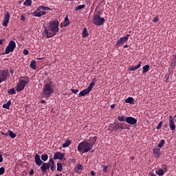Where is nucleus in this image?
Here are the masks:
<instances>
[{
	"label": "nucleus",
	"mask_w": 176,
	"mask_h": 176,
	"mask_svg": "<svg viewBox=\"0 0 176 176\" xmlns=\"http://www.w3.org/2000/svg\"><path fill=\"white\" fill-rule=\"evenodd\" d=\"M38 60H42V58H38Z\"/></svg>",
	"instance_id": "61"
},
{
	"label": "nucleus",
	"mask_w": 176,
	"mask_h": 176,
	"mask_svg": "<svg viewBox=\"0 0 176 176\" xmlns=\"http://www.w3.org/2000/svg\"><path fill=\"white\" fill-rule=\"evenodd\" d=\"M92 23H94L95 25H103L104 23H105V19L101 18L100 13L94 14Z\"/></svg>",
	"instance_id": "7"
},
{
	"label": "nucleus",
	"mask_w": 176,
	"mask_h": 176,
	"mask_svg": "<svg viewBox=\"0 0 176 176\" xmlns=\"http://www.w3.org/2000/svg\"><path fill=\"white\" fill-rule=\"evenodd\" d=\"M50 10V8L44 6H40L38 8L32 13L34 17H42L46 14V11Z\"/></svg>",
	"instance_id": "6"
},
{
	"label": "nucleus",
	"mask_w": 176,
	"mask_h": 176,
	"mask_svg": "<svg viewBox=\"0 0 176 176\" xmlns=\"http://www.w3.org/2000/svg\"><path fill=\"white\" fill-rule=\"evenodd\" d=\"M50 168L51 171L54 173V171H56V165L54 164V165L50 166Z\"/></svg>",
	"instance_id": "40"
},
{
	"label": "nucleus",
	"mask_w": 176,
	"mask_h": 176,
	"mask_svg": "<svg viewBox=\"0 0 176 176\" xmlns=\"http://www.w3.org/2000/svg\"><path fill=\"white\" fill-rule=\"evenodd\" d=\"M150 175H151V176H156V175H155V174L153 173V172H150Z\"/></svg>",
	"instance_id": "55"
},
{
	"label": "nucleus",
	"mask_w": 176,
	"mask_h": 176,
	"mask_svg": "<svg viewBox=\"0 0 176 176\" xmlns=\"http://www.w3.org/2000/svg\"><path fill=\"white\" fill-rule=\"evenodd\" d=\"M169 126L170 130L172 131H174L175 130V124L174 123V118L172 117V116H169Z\"/></svg>",
	"instance_id": "15"
},
{
	"label": "nucleus",
	"mask_w": 176,
	"mask_h": 176,
	"mask_svg": "<svg viewBox=\"0 0 176 176\" xmlns=\"http://www.w3.org/2000/svg\"><path fill=\"white\" fill-rule=\"evenodd\" d=\"M9 78H10V73L8 69L0 70V83L5 82Z\"/></svg>",
	"instance_id": "9"
},
{
	"label": "nucleus",
	"mask_w": 176,
	"mask_h": 176,
	"mask_svg": "<svg viewBox=\"0 0 176 176\" xmlns=\"http://www.w3.org/2000/svg\"><path fill=\"white\" fill-rule=\"evenodd\" d=\"M127 41H128L127 38L121 37L120 39L117 41L116 46H118V47L123 46V45H124V43H126Z\"/></svg>",
	"instance_id": "13"
},
{
	"label": "nucleus",
	"mask_w": 176,
	"mask_h": 176,
	"mask_svg": "<svg viewBox=\"0 0 176 176\" xmlns=\"http://www.w3.org/2000/svg\"><path fill=\"white\" fill-rule=\"evenodd\" d=\"M21 21H25V16L22 14L21 16Z\"/></svg>",
	"instance_id": "46"
},
{
	"label": "nucleus",
	"mask_w": 176,
	"mask_h": 176,
	"mask_svg": "<svg viewBox=\"0 0 176 176\" xmlns=\"http://www.w3.org/2000/svg\"><path fill=\"white\" fill-rule=\"evenodd\" d=\"M83 168V166H82V164H78L76 167L75 168L76 173H80V170Z\"/></svg>",
	"instance_id": "26"
},
{
	"label": "nucleus",
	"mask_w": 176,
	"mask_h": 176,
	"mask_svg": "<svg viewBox=\"0 0 176 176\" xmlns=\"http://www.w3.org/2000/svg\"><path fill=\"white\" fill-rule=\"evenodd\" d=\"M58 175H60V176H63V174H62V173H60V174H58Z\"/></svg>",
	"instance_id": "60"
},
{
	"label": "nucleus",
	"mask_w": 176,
	"mask_h": 176,
	"mask_svg": "<svg viewBox=\"0 0 176 176\" xmlns=\"http://www.w3.org/2000/svg\"><path fill=\"white\" fill-rule=\"evenodd\" d=\"M141 64H142V62H140L139 64L137 66H131L128 68L129 71H137V69L141 68Z\"/></svg>",
	"instance_id": "19"
},
{
	"label": "nucleus",
	"mask_w": 176,
	"mask_h": 176,
	"mask_svg": "<svg viewBox=\"0 0 176 176\" xmlns=\"http://www.w3.org/2000/svg\"><path fill=\"white\" fill-rule=\"evenodd\" d=\"M57 166V171H63V164L58 162L56 164Z\"/></svg>",
	"instance_id": "30"
},
{
	"label": "nucleus",
	"mask_w": 176,
	"mask_h": 176,
	"mask_svg": "<svg viewBox=\"0 0 176 176\" xmlns=\"http://www.w3.org/2000/svg\"><path fill=\"white\" fill-rule=\"evenodd\" d=\"M60 27L63 28V27H64V23H61Z\"/></svg>",
	"instance_id": "58"
},
{
	"label": "nucleus",
	"mask_w": 176,
	"mask_h": 176,
	"mask_svg": "<svg viewBox=\"0 0 176 176\" xmlns=\"http://www.w3.org/2000/svg\"><path fill=\"white\" fill-rule=\"evenodd\" d=\"M77 149L80 153H87V152H89L93 148L89 144V142L82 141L78 144Z\"/></svg>",
	"instance_id": "5"
},
{
	"label": "nucleus",
	"mask_w": 176,
	"mask_h": 176,
	"mask_svg": "<svg viewBox=\"0 0 176 176\" xmlns=\"http://www.w3.org/2000/svg\"><path fill=\"white\" fill-rule=\"evenodd\" d=\"M59 25L60 22H58V20L56 19L49 22L48 28L44 27V34L47 39H49V38H53V36L57 35V33H58L59 31Z\"/></svg>",
	"instance_id": "1"
},
{
	"label": "nucleus",
	"mask_w": 176,
	"mask_h": 176,
	"mask_svg": "<svg viewBox=\"0 0 176 176\" xmlns=\"http://www.w3.org/2000/svg\"><path fill=\"white\" fill-rule=\"evenodd\" d=\"M27 83H28V81L19 79V82H17L16 86L15 87V89H16L17 93H20L21 91H23V90H24L25 86H27Z\"/></svg>",
	"instance_id": "10"
},
{
	"label": "nucleus",
	"mask_w": 176,
	"mask_h": 176,
	"mask_svg": "<svg viewBox=\"0 0 176 176\" xmlns=\"http://www.w3.org/2000/svg\"><path fill=\"white\" fill-rule=\"evenodd\" d=\"M174 118H176V114L175 115Z\"/></svg>",
	"instance_id": "64"
},
{
	"label": "nucleus",
	"mask_w": 176,
	"mask_h": 176,
	"mask_svg": "<svg viewBox=\"0 0 176 176\" xmlns=\"http://www.w3.org/2000/svg\"><path fill=\"white\" fill-rule=\"evenodd\" d=\"M4 173H5V168H3V166H1L0 168V175H3Z\"/></svg>",
	"instance_id": "38"
},
{
	"label": "nucleus",
	"mask_w": 176,
	"mask_h": 176,
	"mask_svg": "<svg viewBox=\"0 0 176 176\" xmlns=\"http://www.w3.org/2000/svg\"><path fill=\"white\" fill-rule=\"evenodd\" d=\"M109 130L111 133H120L122 130H129V125L124 124L123 122H114L113 124H111L109 126Z\"/></svg>",
	"instance_id": "4"
},
{
	"label": "nucleus",
	"mask_w": 176,
	"mask_h": 176,
	"mask_svg": "<svg viewBox=\"0 0 176 176\" xmlns=\"http://www.w3.org/2000/svg\"><path fill=\"white\" fill-rule=\"evenodd\" d=\"M30 175H34V168H31L29 172Z\"/></svg>",
	"instance_id": "47"
},
{
	"label": "nucleus",
	"mask_w": 176,
	"mask_h": 176,
	"mask_svg": "<svg viewBox=\"0 0 176 176\" xmlns=\"http://www.w3.org/2000/svg\"><path fill=\"white\" fill-rule=\"evenodd\" d=\"M85 8H86V6L85 4L79 5L75 8V10H76V11L80 10L82 9H85Z\"/></svg>",
	"instance_id": "32"
},
{
	"label": "nucleus",
	"mask_w": 176,
	"mask_h": 176,
	"mask_svg": "<svg viewBox=\"0 0 176 176\" xmlns=\"http://www.w3.org/2000/svg\"><path fill=\"white\" fill-rule=\"evenodd\" d=\"M153 152L154 157H157L158 159V157H160V148H154L153 149Z\"/></svg>",
	"instance_id": "18"
},
{
	"label": "nucleus",
	"mask_w": 176,
	"mask_h": 176,
	"mask_svg": "<svg viewBox=\"0 0 176 176\" xmlns=\"http://www.w3.org/2000/svg\"><path fill=\"white\" fill-rule=\"evenodd\" d=\"M108 166H104L103 167V173H107V171H108Z\"/></svg>",
	"instance_id": "43"
},
{
	"label": "nucleus",
	"mask_w": 176,
	"mask_h": 176,
	"mask_svg": "<svg viewBox=\"0 0 176 176\" xmlns=\"http://www.w3.org/2000/svg\"><path fill=\"white\" fill-rule=\"evenodd\" d=\"M89 93L90 91L87 88L79 93L78 97H85V96H87V94H89Z\"/></svg>",
	"instance_id": "16"
},
{
	"label": "nucleus",
	"mask_w": 176,
	"mask_h": 176,
	"mask_svg": "<svg viewBox=\"0 0 176 176\" xmlns=\"http://www.w3.org/2000/svg\"><path fill=\"white\" fill-rule=\"evenodd\" d=\"M48 163L50 164V166L54 165V160H53V158H50Z\"/></svg>",
	"instance_id": "39"
},
{
	"label": "nucleus",
	"mask_w": 176,
	"mask_h": 176,
	"mask_svg": "<svg viewBox=\"0 0 176 176\" xmlns=\"http://www.w3.org/2000/svg\"><path fill=\"white\" fill-rule=\"evenodd\" d=\"M93 152H94V150L91 151V153H93Z\"/></svg>",
	"instance_id": "63"
},
{
	"label": "nucleus",
	"mask_w": 176,
	"mask_h": 176,
	"mask_svg": "<svg viewBox=\"0 0 176 176\" xmlns=\"http://www.w3.org/2000/svg\"><path fill=\"white\" fill-rule=\"evenodd\" d=\"M40 102H41V104H45V103L46 102V100H42Z\"/></svg>",
	"instance_id": "56"
},
{
	"label": "nucleus",
	"mask_w": 176,
	"mask_h": 176,
	"mask_svg": "<svg viewBox=\"0 0 176 176\" xmlns=\"http://www.w3.org/2000/svg\"><path fill=\"white\" fill-rule=\"evenodd\" d=\"M2 135H5L6 137H8L9 135V133H4L3 132H1Z\"/></svg>",
	"instance_id": "50"
},
{
	"label": "nucleus",
	"mask_w": 176,
	"mask_h": 176,
	"mask_svg": "<svg viewBox=\"0 0 176 176\" xmlns=\"http://www.w3.org/2000/svg\"><path fill=\"white\" fill-rule=\"evenodd\" d=\"M55 176H60V175H58V174H56Z\"/></svg>",
	"instance_id": "62"
},
{
	"label": "nucleus",
	"mask_w": 176,
	"mask_h": 176,
	"mask_svg": "<svg viewBox=\"0 0 176 176\" xmlns=\"http://www.w3.org/2000/svg\"><path fill=\"white\" fill-rule=\"evenodd\" d=\"M159 19H157V17H154L153 18V21L154 22V23H157V21H158Z\"/></svg>",
	"instance_id": "48"
},
{
	"label": "nucleus",
	"mask_w": 176,
	"mask_h": 176,
	"mask_svg": "<svg viewBox=\"0 0 176 176\" xmlns=\"http://www.w3.org/2000/svg\"><path fill=\"white\" fill-rule=\"evenodd\" d=\"M91 175H92L93 176L96 175V173H94V170L91 171Z\"/></svg>",
	"instance_id": "54"
},
{
	"label": "nucleus",
	"mask_w": 176,
	"mask_h": 176,
	"mask_svg": "<svg viewBox=\"0 0 176 176\" xmlns=\"http://www.w3.org/2000/svg\"><path fill=\"white\" fill-rule=\"evenodd\" d=\"M30 67L32 68V69H36V61L32 60L30 62Z\"/></svg>",
	"instance_id": "23"
},
{
	"label": "nucleus",
	"mask_w": 176,
	"mask_h": 176,
	"mask_svg": "<svg viewBox=\"0 0 176 176\" xmlns=\"http://www.w3.org/2000/svg\"><path fill=\"white\" fill-rule=\"evenodd\" d=\"M54 160H65V154L56 151L54 153Z\"/></svg>",
	"instance_id": "11"
},
{
	"label": "nucleus",
	"mask_w": 176,
	"mask_h": 176,
	"mask_svg": "<svg viewBox=\"0 0 176 176\" xmlns=\"http://www.w3.org/2000/svg\"><path fill=\"white\" fill-rule=\"evenodd\" d=\"M3 162V157H2V155H0V163H2Z\"/></svg>",
	"instance_id": "52"
},
{
	"label": "nucleus",
	"mask_w": 176,
	"mask_h": 176,
	"mask_svg": "<svg viewBox=\"0 0 176 176\" xmlns=\"http://www.w3.org/2000/svg\"><path fill=\"white\" fill-rule=\"evenodd\" d=\"M82 35V38H87V36L89 35V32L87 31V28H85L83 29Z\"/></svg>",
	"instance_id": "25"
},
{
	"label": "nucleus",
	"mask_w": 176,
	"mask_h": 176,
	"mask_svg": "<svg viewBox=\"0 0 176 176\" xmlns=\"http://www.w3.org/2000/svg\"><path fill=\"white\" fill-rule=\"evenodd\" d=\"M126 116H120L118 117V120H119V122H126Z\"/></svg>",
	"instance_id": "33"
},
{
	"label": "nucleus",
	"mask_w": 176,
	"mask_h": 176,
	"mask_svg": "<svg viewBox=\"0 0 176 176\" xmlns=\"http://www.w3.org/2000/svg\"><path fill=\"white\" fill-rule=\"evenodd\" d=\"M10 20V14H9V12H7L4 15L3 24H2L3 27H8V24H9Z\"/></svg>",
	"instance_id": "12"
},
{
	"label": "nucleus",
	"mask_w": 176,
	"mask_h": 176,
	"mask_svg": "<svg viewBox=\"0 0 176 176\" xmlns=\"http://www.w3.org/2000/svg\"><path fill=\"white\" fill-rule=\"evenodd\" d=\"M97 142V136H94L89 138V144L91 145V146L93 148L94 145Z\"/></svg>",
	"instance_id": "20"
},
{
	"label": "nucleus",
	"mask_w": 176,
	"mask_h": 176,
	"mask_svg": "<svg viewBox=\"0 0 176 176\" xmlns=\"http://www.w3.org/2000/svg\"><path fill=\"white\" fill-rule=\"evenodd\" d=\"M164 144H166V141L164 139L161 140V141L158 144V148H163Z\"/></svg>",
	"instance_id": "36"
},
{
	"label": "nucleus",
	"mask_w": 176,
	"mask_h": 176,
	"mask_svg": "<svg viewBox=\"0 0 176 176\" xmlns=\"http://www.w3.org/2000/svg\"><path fill=\"white\" fill-rule=\"evenodd\" d=\"M23 5L25 6H31L32 5V0H26L24 3Z\"/></svg>",
	"instance_id": "31"
},
{
	"label": "nucleus",
	"mask_w": 176,
	"mask_h": 176,
	"mask_svg": "<svg viewBox=\"0 0 176 176\" xmlns=\"http://www.w3.org/2000/svg\"><path fill=\"white\" fill-rule=\"evenodd\" d=\"M110 107H111V109H113V108H115V107H116V104H113Z\"/></svg>",
	"instance_id": "53"
},
{
	"label": "nucleus",
	"mask_w": 176,
	"mask_h": 176,
	"mask_svg": "<svg viewBox=\"0 0 176 176\" xmlns=\"http://www.w3.org/2000/svg\"><path fill=\"white\" fill-rule=\"evenodd\" d=\"M8 135H10L11 138H16V133H14L13 131H12L11 130H8Z\"/></svg>",
	"instance_id": "29"
},
{
	"label": "nucleus",
	"mask_w": 176,
	"mask_h": 176,
	"mask_svg": "<svg viewBox=\"0 0 176 176\" xmlns=\"http://www.w3.org/2000/svg\"><path fill=\"white\" fill-rule=\"evenodd\" d=\"M23 53L25 56H28V53L30 52H28V50H24Z\"/></svg>",
	"instance_id": "44"
},
{
	"label": "nucleus",
	"mask_w": 176,
	"mask_h": 176,
	"mask_svg": "<svg viewBox=\"0 0 176 176\" xmlns=\"http://www.w3.org/2000/svg\"><path fill=\"white\" fill-rule=\"evenodd\" d=\"M54 94V87L53 86V82L50 81L44 84L43 90L41 91V96L43 98H50L52 94Z\"/></svg>",
	"instance_id": "2"
},
{
	"label": "nucleus",
	"mask_w": 176,
	"mask_h": 176,
	"mask_svg": "<svg viewBox=\"0 0 176 176\" xmlns=\"http://www.w3.org/2000/svg\"><path fill=\"white\" fill-rule=\"evenodd\" d=\"M163 124V122H160L158 124H157V127H156V129H157V130H160V129H162V125Z\"/></svg>",
	"instance_id": "41"
},
{
	"label": "nucleus",
	"mask_w": 176,
	"mask_h": 176,
	"mask_svg": "<svg viewBox=\"0 0 176 176\" xmlns=\"http://www.w3.org/2000/svg\"><path fill=\"white\" fill-rule=\"evenodd\" d=\"M14 49H16V42L13 40H11L8 45L6 47L5 53L3 54H9V53H13L14 52Z\"/></svg>",
	"instance_id": "8"
},
{
	"label": "nucleus",
	"mask_w": 176,
	"mask_h": 176,
	"mask_svg": "<svg viewBox=\"0 0 176 176\" xmlns=\"http://www.w3.org/2000/svg\"><path fill=\"white\" fill-rule=\"evenodd\" d=\"M71 91L74 93V94H76V93H79V89H71Z\"/></svg>",
	"instance_id": "42"
},
{
	"label": "nucleus",
	"mask_w": 176,
	"mask_h": 176,
	"mask_svg": "<svg viewBox=\"0 0 176 176\" xmlns=\"http://www.w3.org/2000/svg\"><path fill=\"white\" fill-rule=\"evenodd\" d=\"M71 140H67L63 144V148H68L69 145H71Z\"/></svg>",
	"instance_id": "34"
},
{
	"label": "nucleus",
	"mask_w": 176,
	"mask_h": 176,
	"mask_svg": "<svg viewBox=\"0 0 176 176\" xmlns=\"http://www.w3.org/2000/svg\"><path fill=\"white\" fill-rule=\"evenodd\" d=\"M131 34H126L124 38H126V41H129V37H130Z\"/></svg>",
	"instance_id": "51"
},
{
	"label": "nucleus",
	"mask_w": 176,
	"mask_h": 176,
	"mask_svg": "<svg viewBox=\"0 0 176 176\" xmlns=\"http://www.w3.org/2000/svg\"><path fill=\"white\" fill-rule=\"evenodd\" d=\"M5 42H6V40H5L4 38L0 39V45H3V43H5Z\"/></svg>",
	"instance_id": "45"
},
{
	"label": "nucleus",
	"mask_w": 176,
	"mask_h": 176,
	"mask_svg": "<svg viewBox=\"0 0 176 176\" xmlns=\"http://www.w3.org/2000/svg\"><path fill=\"white\" fill-rule=\"evenodd\" d=\"M124 49H127V47H129V45H124L123 46Z\"/></svg>",
	"instance_id": "57"
},
{
	"label": "nucleus",
	"mask_w": 176,
	"mask_h": 176,
	"mask_svg": "<svg viewBox=\"0 0 176 176\" xmlns=\"http://www.w3.org/2000/svg\"><path fill=\"white\" fill-rule=\"evenodd\" d=\"M34 162L36 164V166H38L40 168V170L42 173H47V170H50V164L44 162L41 160V155L39 154H36L34 157Z\"/></svg>",
	"instance_id": "3"
},
{
	"label": "nucleus",
	"mask_w": 176,
	"mask_h": 176,
	"mask_svg": "<svg viewBox=\"0 0 176 176\" xmlns=\"http://www.w3.org/2000/svg\"><path fill=\"white\" fill-rule=\"evenodd\" d=\"M149 71V65H146L142 67V74H146Z\"/></svg>",
	"instance_id": "24"
},
{
	"label": "nucleus",
	"mask_w": 176,
	"mask_h": 176,
	"mask_svg": "<svg viewBox=\"0 0 176 176\" xmlns=\"http://www.w3.org/2000/svg\"><path fill=\"white\" fill-rule=\"evenodd\" d=\"M64 27H68L69 24H71V21H69V19H68V16H65V21H63Z\"/></svg>",
	"instance_id": "21"
},
{
	"label": "nucleus",
	"mask_w": 176,
	"mask_h": 176,
	"mask_svg": "<svg viewBox=\"0 0 176 176\" xmlns=\"http://www.w3.org/2000/svg\"><path fill=\"white\" fill-rule=\"evenodd\" d=\"M11 104H12V101L9 100L8 102L3 104V108H5L6 109H9V108H10Z\"/></svg>",
	"instance_id": "28"
},
{
	"label": "nucleus",
	"mask_w": 176,
	"mask_h": 176,
	"mask_svg": "<svg viewBox=\"0 0 176 176\" xmlns=\"http://www.w3.org/2000/svg\"><path fill=\"white\" fill-rule=\"evenodd\" d=\"M10 72L11 75H13L14 74V69H10Z\"/></svg>",
	"instance_id": "49"
},
{
	"label": "nucleus",
	"mask_w": 176,
	"mask_h": 176,
	"mask_svg": "<svg viewBox=\"0 0 176 176\" xmlns=\"http://www.w3.org/2000/svg\"><path fill=\"white\" fill-rule=\"evenodd\" d=\"M8 94H11V96H13V94H16V89L14 88L10 89L8 91Z\"/></svg>",
	"instance_id": "37"
},
{
	"label": "nucleus",
	"mask_w": 176,
	"mask_h": 176,
	"mask_svg": "<svg viewBox=\"0 0 176 176\" xmlns=\"http://www.w3.org/2000/svg\"><path fill=\"white\" fill-rule=\"evenodd\" d=\"M41 160H43V162H46V160H47V159H49V156L47 154H43L41 156Z\"/></svg>",
	"instance_id": "35"
},
{
	"label": "nucleus",
	"mask_w": 176,
	"mask_h": 176,
	"mask_svg": "<svg viewBox=\"0 0 176 176\" xmlns=\"http://www.w3.org/2000/svg\"><path fill=\"white\" fill-rule=\"evenodd\" d=\"M125 102L133 105L134 104V98H133V97H129L125 100Z\"/></svg>",
	"instance_id": "22"
},
{
	"label": "nucleus",
	"mask_w": 176,
	"mask_h": 176,
	"mask_svg": "<svg viewBox=\"0 0 176 176\" xmlns=\"http://www.w3.org/2000/svg\"><path fill=\"white\" fill-rule=\"evenodd\" d=\"M126 122L129 124H137V119L135 118L134 117H126Z\"/></svg>",
	"instance_id": "14"
},
{
	"label": "nucleus",
	"mask_w": 176,
	"mask_h": 176,
	"mask_svg": "<svg viewBox=\"0 0 176 176\" xmlns=\"http://www.w3.org/2000/svg\"><path fill=\"white\" fill-rule=\"evenodd\" d=\"M94 86H96V82L92 81L89 85L88 86V87L87 88L89 91H91V90H93V87H94Z\"/></svg>",
	"instance_id": "27"
},
{
	"label": "nucleus",
	"mask_w": 176,
	"mask_h": 176,
	"mask_svg": "<svg viewBox=\"0 0 176 176\" xmlns=\"http://www.w3.org/2000/svg\"><path fill=\"white\" fill-rule=\"evenodd\" d=\"M166 171H167V167L164 168V170L160 168L156 171V174L159 176H163L164 175V173H166Z\"/></svg>",
	"instance_id": "17"
},
{
	"label": "nucleus",
	"mask_w": 176,
	"mask_h": 176,
	"mask_svg": "<svg viewBox=\"0 0 176 176\" xmlns=\"http://www.w3.org/2000/svg\"><path fill=\"white\" fill-rule=\"evenodd\" d=\"M4 157H8V155L6 154L3 155Z\"/></svg>",
	"instance_id": "59"
}]
</instances>
